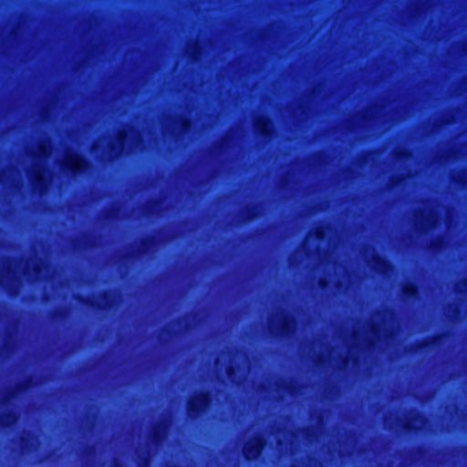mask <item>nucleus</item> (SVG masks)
<instances>
[{
  "instance_id": "obj_13",
  "label": "nucleus",
  "mask_w": 467,
  "mask_h": 467,
  "mask_svg": "<svg viewBox=\"0 0 467 467\" xmlns=\"http://www.w3.org/2000/svg\"><path fill=\"white\" fill-rule=\"evenodd\" d=\"M155 243L154 236H146L140 242V246L143 250H148L151 244Z\"/></svg>"
},
{
  "instance_id": "obj_11",
  "label": "nucleus",
  "mask_w": 467,
  "mask_h": 467,
  "mask_svg": "<svg viewBox=\"0 0 467 467\" xmlns=\"http://www.w3.org/2000/svg\"><path fill=\"white\" fill-rule=\"evenodd\" d=\"M35 183L41 189L45 190L47 186V177L41 173L37 172L35 177Z\"/></svg>"
},
{
  "instance_id": "obj_22",
  "label": "nucleus",
  "mask_w": 467,
  "mask_h": 467,
  "mask_svg": "<svg viewBox=\"0 0 467 467\" xmlns=\"http://www.w3.org/2000/svg\"><path fill=\"white\" fill-rule=\"evenodd\" d=\"M227 375L231 378L233 375L235 374V369L233 367L227 368Z\"/></svg>"
},
{
  "instance_id": "obj_18",
  "label": "nucleus",
  "mask_w": 467,
  "mask_h": 467,
  "mask_svg": "<svg viewBox=\"0 0 467 467\" xmlns=\"http://www.w3.org/2000/svg\"><path fill=\"white\" fill-rule=\"evenodd\" d=\"M403 427L408 431H415L416 430L415 426L410 420H407L404 423Z\"/></svg>"
},
{
  "instance_id": "obj_8",
  "label": "nucleus",
  "mask_w": 467,
  "mask_h": 467,
  "mask_svg": "<svg viewBox=\"0 0 467 467\" xmlns=\"http://www.w3.org/2000/svg\"><path fill=\"white\" fill-rule=\"evenodd\" d=\"M441 337L440 335H434L431 337H425L421 341H420L417 346L416 349L425 350L429 349L433 346H436L441 341Z\"/></svg>"
},
{
  "instance_id": "obj_23",
  "label": "nucleus",
  "mask_w": 467,
  "mask_h": 467,
  "mask_svg": "<svg viewBox=\"0 0 467 467\" xmlns=\"http://www.w3.org/2000/svg\"><path fill=\"white\" fill-rule=\"evenodd\" d=\"M319 285L321 287H325L327 285V281L325 279H321Z\"/></svg>"
},
{
  "instance_id": "obj_20",
  "label": "nucleus",
  "mask_w": 467,
  "mask_h": 467,
  "mask_svg": "<svg viewBox=\"0 0 467 467\" xmlns=\"http://www.w3.org/2000/svg\"><path fill=\"white\" fill-rule=\"evenodd\" d=\"M441 241H442L441 237L436 238L435 240H433L431 242V246L433 248H437L441 244Z\"/></svg>"
},
{
  "instance_id": "obj_17",
  "label": "nucleus",
  "mask_w": 467,
  "mask_h": 467,
  "mask_svg": "<svg viewBox=\"0 0 467 467\" xmlns=\"http://www.w3.org/2000/svg\"><path fill=\"white\" fill-rule=\"evenodd\" d=\"M127 138H128V136H127L126 132H121L119 134L118 140H119V142L121 145V147H123Z\"/></svg>"
},
{
  "instance_id": "obj_6",
  "label": "nucleus",
  "mask_w": 467,
  "mask_h": 467,
  "mask_svg": "<svg viewBox=\"0 0 467 467\" xmlns=\"http://www.w3.org/2000/svg\"><path fill=\"white\" fill-rule=\"evenodd\" d=\"M296 319L295 317L285 313L279 326V332L283 337H288L295 332Z\"/></svg>"
},
{
  "instance_id": "obj_9",
  "label": "nucleus",
  "mask_w": 467,
  "mask_h": 467,
  "mask_svg": "<svg viewBox=\"0 0 467 467\" xmlns=\"http://www.w3.org/2000/svg\"><path fill=\"white\" fill-rule=\"evenodd\" d=\"M375 268L379 272H386L392 267V264L382 255H376L374 257Z\"/></svg>"
},
{
  "instance_id": "obj_16",
  "label": "nucleus",
  "mask_w": 467,
  "mask_h": 467,
  "mask_svg": "<svg viewBox=\"0 0 467 467\" xmlns=\"http://www.w3.org/2000/svg\"><path fill=\"white\" fill-rule=\"evenodd\" d=\"M403 177L401 175L392 177L390 180V183L392 186H398L402 182Z\"/></svg>"
},
{
  "instance_id": "obj_10",
  "label": "nucleus",
  "mask_w": 467,
  "mask_h": 467,
  "mask_svg": "<svg viewBox=\"0 0 467 467\" xmlns=\"http://www.w3.org/2000/svg\"><path fill=\"white\" fill-rule=\"evenodd\" d=\"M17 419V416L15 411L9 410L4 413L0 420V424L4 427H8L12 423H14Z\"/></svg>"
},
{
  "instance_id": "obj_21",
  "label": "nucleus",
  "mask_w": 467,
  "mask_h": 467,
  "mask_svg": "<svg viewBox=\"0 0 467 467\" xmlns=\"http://www.w3.org/2000/svg\"><path fill=\"white\" fill-rule=\"evenodd\" d=\"M111 467H126V466L122 462L116 460V461H114Z\"/></svg>"
},
{
  "instance_id": "obj_7",
  "label": "nucleus",
  "mask_w": 467,
  "mask_h": 467,
  "mask_svg": "<svg viewBox=\"0 0 467 467\" xmlns=\"http://www.w3.org/2000/svg\"><path fill=\"white\" fill-rule=\"evenodd\" d=\"M419 285L415 282H409L402 287V295L407 299H414L419 296Z\"/></svg>"
},
{
  "instance_id": "obj_3",
  "label": "nucleus",
  "mask_w": 467,
  "mask_h": 467,
  "mask_svg": "<svg viewBox=\"0 0 467 467\" xmlns=\"http://www.w3.org/2000/svg\"><path fill=\"white\" fill-rule=\"evenodd\" d=\"M103 305L98 303L94 299L90 298L88 296H79L78 300L79 303L87 305L88 306L94 307L96 306L99 309H109L115 304V298L113 294L110 291L105 290L102 293Z\"/></svg>"
},
{
  "instance_id": "obj_2",
  "label": "nucleus",
  "mask_w": 467,
  "mask_h": 467,
  "mask_svg": "<svg viewBox=\"0 0 467 467\" xmlns=\"http://www.w3.org/2000/svg\"><path fill=\"white\" fill-rule=\"evenodd\" d=\"M91 167L90 161L83 155L74 153L66 162V168L74 175L84 174Z\"/></svg>"
},
{
  "instance_id": "obj_4",
  "label": "nucleus",
  "mask_w": 467,
  "mask_h": 467,
  "mask_svg": "<svg viewBox=\"0 0 467 467\" xmlns=\"http://www.w3.org/2000/svg\"><path fill=\"white\" fill-rule=\"evenodd\" d=\"M265 445V440L263 437H256L253 441L244 445L243 453L246 461L256 460Z\"/></svg>"
},
{
  "instance_id": "obj_1",
  "label": "nucleus",
  "mask_w": 467,
  "mask_h": 467,
  "mask_svg": "<svg viewBox=\"0 0 467 467\" xmlns=\"http://www.w3.org/2000/svg\"><path fill=\"white\" fill-rule=\"evenodd\" d=\"M213 396L209 390H199L186 405L187 415L192 420H198L211 408Z\"/></svg>"
},
{
  "instance_id": "obj_12",
  "label": "nucleus",
  "mask_w": 467,
  "mask_h": 467,
  "mask_svg": "<svg viewBox=\"0 0 467 467\" xmlns=\"http://www.w3.org/2000/svg\"><path fill=\"white\" fill-rule=\"evenodd\" d=\"M151 438L155 443H159L162 441L163 431H162V429L161 428V426H157L153 429L152 433H151Z\"/></svg>"
},
{
  "instance_id": "obj_24",
  "label": "nucleus",
  "mask_w": 467,
  "mask_h": 467,
  "mask_svg": "<svg viewBox=\"0 0 467 467\" xmlns=\"http://www.w3.org/2000/svg\"><path fill=\"white\" fill-rule=\"evenodd\" d=\"M372 331H373V333H374L375 335H378V333H379V328L378 327L374 326V327H372Z\"/></svg>"
},
{
  "instance_id": "obj_14",
  "label": "nucleus",
  "mask_w": 467,
  "mask_h": 467,
  "mask_svg": "<svg viewBox=\"0 0 467 467\" xmlns=\"http://www.w3.org/2000/svg\"><path fill=\"white\" fill-rule=\"evenodd\" d=\"M259 215V208L258 205H254L253 207H250L246 211V218L251 220L254 219Z\"/></svg>"
},
{
  "instance_id": "obj_5",
  "label": "nucleus",
  "mask_w": 467,
  "mask_h": 467,
  "mask_svg": "<svg viewBox=\"0 0 467 467\" xmlns=\"http://www.w3.org/2000/svg\"><path fill=\"white\" fill-rule=\"evenodd\" d=\"M274 123L271 118L262 117L255 122L256 131L265 139H269L273 135Z\"/></svg>"
},
{
  "instance_id": "obj_25",
  "label": "nucleus",
  "mask_w": 467,
  "mask_h": 467,
  "mask_svg": "<svg viewBox=\"0 0 467 467\" xmlns=\"http://www.w3.org/2000/svg\"><path fill=\"white\" fill-rule=\"evenodd\" d=\"M35 271H36V273H39V272L41 271V267H40V266H38V265H36V266L35 267Z\"/></svg>"
},
{
  "instance_id": "obj_15",
  "label": "nucleus",
  "mask_w": 467,
  "mask_h": 467,
  "mask_svg": "<svg viewBox=\"0 0 467 467\" xmlns=\"http://www.w3.org/2000/svg\"><path fill=\"white\" fill-rule=\"evenodd\" d=\"M181 125H182V129L184 131H189L192 129V122L190 119L185 118V119H182Z\"/></svg>"
},
{
  "instance_id": "obj_26",
  "label": "nucleus",
  "mask_w": 467,
  "mask_h": 467,
  "mask_svg": "<svg viewBox=\"0 0 467 467\" xmlns=\"http://www.w3.org/2000/svg\"><path fill=\"white\" fill-rule=\"evenodd\" d=\"M288 389L291 390V392L293 391L291 386L288 387Z\"/></svg>"
},
{
  "instance_id": "obj_19",
  "label": "nucleus",
  "mask_w": 467,
  "mask_h": 467,
  "mask_svg": "<svg viewBox=\"0 0 467 467\" xmlns=\"http://www.w3.org/2000/svg\"><path fill=\"white\" fill-rule=\"evenodd\" d=\"M316 236L318 238V239H323L325 237V232L323 229H317L316 231Z\"/></svg>"
}]
</instances>
